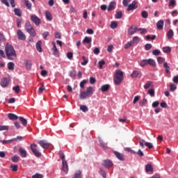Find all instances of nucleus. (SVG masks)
Returning a JSON list of instances; mask_svg holds the SVG:
<instances>
[{"label": "nucleus", "mask_w": 178, "mask_h": 178, "mask_svg": "<svg viewBox=\"0 0 178 178\" xmlns=\"http://www.w3.org/2000/svg\"><path fill=\"white\" fill-rule=\"evenodd\" d=\"M104 168H112L113 166V163L111 160H104L102 163Z\"/></svg>", "instance_id": "nucleus-12"}, {"label": "nucleus", "mask_w": 178, "mask_h": 178, "mask_svg": "<svg viewBox=\"0 0 178 178\" xmlns=\"http://www.w3.org/2000/svg\"><path fill=\"white\" fill-rule=\"evenodd\" d=\"M147 65H149L150 66H156L155 60H154L152 58L149 59H143L140 63V66L141 67H144L147 66Z\"/></svg>", "instance_id": "nucleus-5"}, {"label": "nucleus", "mask_w": 178, "mask_h": 178, "mask_svg": "<svg viewBox=\"0 0 178 178\" xmlns=\"http://www.w3.org/2000/svg\"><path fill=\"white\" fill-rule=\"evenodd\" d=\"M3 130H9V127L6 125H0V131H3Z\"/></svg>", "instance_id": "nucleus-52"}, {"label": "nucleus", "mask_w": 178, "mask_h": 178, "mask_svg": "<svg viewBox=\"0 0 178 178\" xmlns=\"http://www.w3.org/2000/svg\"><path fill=\"white\" fill-rule=\"evenodd\" d=\"M173 35H175V33L173 32V30L170 29L167 33L168 39L172 40V38H173Z\"/></svg>", "instance_id": "nucleus-22"}, {"label": "nucleus", "mask_w": 178, "mask_h": 178, "mask_svg": "<svg viewBox=\"0 0 178 178\" xmlns=\"http://www.w3.org/2000/svg\"><path fill=\"white\" fill-rule=\"evenodd\" d=\"M19 157L17 156H13V157H11V161L13 162H19Z\"/></svg>", "instance_id": "nucleus-57"}, {"label": "nucleus", "mask_w": 178, "mask_h": 178, "mask_svg": "<svg viewBox=\"0 0 178 178\" xmlns=\"http://www.w3.org/2000/svg\"><path fill=\"white\" fill-rule=\"evenodd\" d=\"M63 172L67 173L69 172V166L67 165V161L65 160L62 161V168Z\"/></svg>", "instance_id": "nucleus-11"}, {"label": "nucleus", "mask_w": 178, "mask_h": 178, "mask_svg": "<svg viewBox=\"0 0 178 178\" xmlns=\"http://www.w3.org/2000/svg\"><path fill=\"white\" fill-rule=\"evenodd\" d=\"M52 45H53V55L54 56H59V50H58V48L56 47V44L55 42H52Z\"/></svg>", "instance_id": "nucleus-13"}, {"label": "nucleus", "mask_w": 178, "mask_h": 178, "mask_svg": "<svg viewBox=\"0 0 178 178\" xmlns=\"http://www.w3.org/2000/svg\"><path fill=\"white\" fill-rule=\"evenodd\" d=\"M13 140L10 139V140H2L0 139V143H2L3 145L5 144H10V143H13Z\"/></svg>", "instance_id": "nucleus-36"}, {"label": "nucleus", "mask_w": 178, "mask_h": 178, "mask_svg": "<svg viewBox=\"0 0 178 178\" xmlns=\"http://www.w3.org/2000/svg\"><path fill=\"white\" fill-rule=\"evenodd\" d=\"M24 138L22 136H17V138H13V141H23Z\"/></svg>", "instance_id": "nucleus-56"}, {"label": "nucleus", "mask_w": 178, "mask_h": 178, "mask_svg": "<svg viewBox=\"0 0 178 178\" xmlns=\"http://www.w3.org/2000/svg\"><path fill=\"white\" fill-rule=\"evenodd\" d=\"M145 104H147V99H143V100H140L139 105L140 106H145Z\"/></svg>", "instance_id": "nucleus-53"}, {"label": "nucleus", "mask_w": 178, "mask_h": 178, "mask_svg": "<svg viewBox=\"0 0 178 178\" xmlns=\"http://www.w3.org/2000/svg\"><path fill=\"white\" fill-rule=\"evenodd\" d=\"M8 70H15V63H13V62L8 63Z\"/></svg>", "instance_id": "nucleus-29"}, {"label": "nucleus", "mask_w": 178, "mask_h": 178, "mask_svg": "<svg viewBox=\"0 0 178 178\" xmlns=\"http://www.w3.org/2000/svg\"><path fill=\"white\" fill-rule=\"evenodd\" d=\"M157 62L158 63H160V64L163 63V62H165V58L163 57H158Z\"/></svg>", "instance_id": "nucleus-59"}, {"label": "nucleus", "mask_w": 178, "mask_h": 178, "mask_svg": "<svg viewBox=\"0 0 178 178\" xmlns=\"http://www.w3.org/2000/svg\"><path fill=\"white\" fill-rule=\"evenodd\" d=\"M92 38L91 37L86 36L83 40V44H91Z\"/></svg>", "instance_id": "nucleus-20"}, {"label": "nucleus", "mask_w": 178, "mask_h": 178, "mask_svg": "<svg viewBox=\"0 0 178 178\" xmlns=\"http://www.w3.org/2000/svg\"><path fill=\"white\" fill-rule=\"evenodd\" d=\"M141 15H142V17H143V19L148 18V13L147 11H143Z\"/></svg>", "instance_id": "nucleus-58"}, {"label": "nucleus", "mask_w": 178, "mask_h": 178, "mask_svg": "<svg viewBox=\"0 0 178 178\" xmlns=\"http://www.w3.org/2000/svg\"><path fill=\"white\" fill-rule=\"evenodd\" d=\"M33 178H43L44 176L41 174L36 173L32 176Z\"/></svg>", "instance_id": "nucleus-62"}, {"label": "nucleus", "mask_w": 178, "mask_h": 178, "mask_svg": "<svg viewBox=\"0 0 178 178\" xmlns=\"http://www.w3.org/2000/svg\"><path fill=\"white\" fill-rule=\"evenodd\" d=\"M145 170L147 172H152L154 170V168H152V165H151V164H147L145 165Z\"/></svg>", "instance_id": "nucleus-30"}, {"label": "nucleus", "mask_w": 178, "mask_h": 178, "mask_svg": "<svg viewBox=\"0 0 178 178\" xmlns=\"http://www.w3.org/2000/svg\"><path fill=\"white\" fill-rule=\"evenodd\" d=\"M151 48H152V44H146L145 45V49L146 51H149V49H151Z\"/></svg>", "instance_id": "nucleus-60"}, {"label": "nucleus", "mask_w": 178, "mask_h": 178, "mask_svg": "<svg viewBox=\"0 0 178 178\" xmlns=\"http://www.w3.org/2000/svg\"><path fill=\"white\" fill-rule=\"evenodd\" d=\"M5 51L9 60H14V59H16V50H15V48L13 46H12V44H7L5 47Z\"/></svg>", "instance_id": "nucleus-1"}, {"label": "nucleus", "mask_w": 178, "mask_h": 178, "mask_svg": "<svg viewBox=\"0 0 178 178\" xmlns=\"http://www.w3.org/2000/svg\"><path fill=\"white\" fill-rule=\"evenodd\" d=\"M59 156H60L62 162L66 161V159H65V154H63V152H59Z\"/></svg>", "instance_id": "nucleus-50"}, {"label": "nucleus", "mask_w": 178, "mask_h": 178, "mask_svg": "<svg viewBox=\"0 0 178 178\" xmlns=\"http://www.w3.org/2000/svg\"><path fill=\"white\" fill-rule=\"evenodd\" d=\"M31 149L33 154V155H35V156H37V158H41V152H40V150H38V146L35 144L33 143L31 145Z\"/></svg>", "instance_id": "nucleus-6"}, {"label": "nucleus", "mask_w": 178, "mask_h": 178, "mask_svg": "<svg viewBox=\"0 0 178 178\" xmlns=\"http://www.w3.org/2000/svg\"><path fill=\"white\" fill-rule=\"evenodd\" d=\"M113 80L115 86H120L122 81H123V72L122 70L116 71Z\"/></svg>", "instance_id": "nucleus-4"}, {"label": "nucleus", "mask_w": 178, "mask_h": 178, "mask_svg": "<svg viewBox=\"0 0 178 178\" xmlns=\"http://www.w3.org/2000/svg\"><path fill=\"white\" fill-rule=\"evenodd\" d=\"M9 84V82L8 81V79L4 78L1 81V87H6Z\"/></svg>", "instance_id": "nucleus-23"}, {"label": "nucleus", "mask_w": 178, "mask_h": 178, "mask_svg": "<svg viewBox=\"0 0 178 178\" xmlns=\"http://www.w3.org/2000/svg\"><path fill=\"white\" fill-rule=\"evenodd\" d=\"M116 8V1H113L109 3V6L108 7V10L111 12V10H113Z\"/></svg>", "instance_id": "nucleus-16"}, {"label": "nucleus", "mask_w": 178, "mask_h": 178, "mask_svg": "<svg viewBox=\"0 0 178 178\" xmlns=\"http://www.w3.org/2000/svg\"><path fill=\"white\" fill-rule=\"evenodd\" d=\"M136 33V31L133 29V26H130L129 29H128V34L129 35H133V34Z\"/></svg>", "instance_id": "nucleus-33"}, {"label": "nucleus", "mask_w": 178, "mask_h": 178, "mask_svg": "<svg viewBox=\"0 0 178 178\" xmlns=\"http://www.w3.org/2000/svg\"><path fill=\"white\" fill-rule=\"evenodd\" d=\"M70 76L72 77V79H76V70H72L70 71Z\"/></svg>", "instance_id": "nucleus-44"}, {"label": "nucleus", "mask_w": 178, "mask_h": 178, "mask_svg": "<svg viewBox=\"0 0 178 178\" xmlns=\"http://www.w3.org/2000/svg\"><path fill=\"white\" fill-rule=\"evenodd\" d=\"M123 16V13H122V11H118L115 13V19H122Z\"/></svg>", "instance_id": "nucleus-34"}, {"label": "nucleus", "mask_w": 178, "mask_h": 178, "mask_svg": "<svg viewBox=\"0 0 178 178\" xmlns=\"http://www.w3.org/2000/svg\"><path fill=\"white\" fill-rule=\"evenodd\" d=\"M41 45H42V42H41V40L38 41V42L36 43V49L38 52H42Z\"/></svg>", "instance_id": "nucleus-21"}, {"label": "nucleus", "mask_w": 178, "mask_h": 178, "mask_svg": "<svg viewBox=\"0 0 178 178\" xmlns=\"http://www.w3.org/2000/svg\"><path fill=\"white\" fill-rule=\"evenodd\" d=\"M44 91H45V86L42 85V86L39 88L38 92L39 94H42Z\"/></svg>", "instance_id": "nucleus-51"}, {"label": "nucleus", "mask_w": 178, "mask_h": 178, "mask_svg": "<svg viewBox=\"0 0 178 178\" xmlns=\"http://www.w3.org/2000/svg\"><path fill=\"white\" fill-rule=\"evenodd\" d=\"M151 84H152V81H149L144 85L145 90H148L149 87H151Z\"/></svg>", "instance_id": "nucleus-39"}, {"label": "nucleus", "mask_w": 178, "mask_h": 178, "mask_svg": "<svg viewBox=\"0 0 178 178\" xmlns=\"http://www.w3.org/2000/svg\"><path fill=\"white\" fill-rule=\"evenodd\" d=\"M14 13L16 15V16H22V11H20V9L19 8H15L14 9Z\"/></svg>", "instance_id": "nucleus-37"}, {"label": "nucleus", "mask_w": 178, "mask_h": 178, "mask_svg": "<svg viewBox=\"0 0 178 178\" xmlns=\"http://www.w3.org/2000/svg\"><path fill=\"white\" fill-rule=\"evenodd\" d=\"M147 94H149L150 97H155V90L154 89H150L148 90Z\"/></svg>", "instance_id": "nucleus-46"}, {"label": "nucleus", "mask_w": 178, "mask_h": 178, "mask_svg": "<svg viewBox=\"0 0 178 178\" xmlns=\"http://www.w3.org/2000/svg\"><path fill=\"white\" fill-rule=\"evenodd\" d=\"M163 67L165 69L166 73L170 72V67L168 65L166 62L163 63Z\"/></svg>", "instance_id": "nucleus-31"}, {"label": "nucleus", "mask_w": 178, "mask_h": 178, "mask_svg": "<svg viewBox=\"0 0 178 178\" xmlns=\"http://www.w3.org/2000/svg\"><path fill=\"white\" fill-rule=\"evenodd\" d=\"M163 20L161 19L156 23L157 30H163Z\"/></svg>", "instance_id": "nucleus-17"}, {"label": "nucleus", "mask_w": 178, "mask_h": 178, "mask_svg": "<svg viewBox=\"0 0 178 178\" xmlns=\"http://www.w3.org/2000/svg\"><path fill=\"white\" fill-rule=\"evenodd\" d=\"M45 16L47 20H49V21L52 20V14H51L49 11L45 12Z\"/></svg>", "instance_id": "nucleus-26"}, {"label": "nucleus", "mask_w": 178, "mask_h": 178, "mask_svg": "<svg viewBox=\"0 0 178 178\" xmlns=\"http://www.w3.org/2000/svg\"><path fill=\"white\" fill-rule=\"evenodd\" d=\"M104 65H105V60H102L99 61V69H102V66H104Z\"/></svg>", "instance_id": "nucleus-61"}, {"label": "nucleus", "mask_w": 178, "mask_h": 178, "mask_svg": "<svg viewBox=\"0 0 178 178\" xmlns=\"http://www.w3.org/2000/svg\"><path fill=\"white\" fill-rule=\"evenodd\" d=\"M172 81L174 83H175L176 84L178 83V76H175L173 78H172Z\"/></svg>", "instance_id": "nucleus-64"}, {"label": "nucleus", "mask_w": 178, "mask_h": 178, "mask_svg": "<svg viewBox=\"0 0 178 178\" xmlns=\"http://www.w3.org/2000/svg\"><path fill=\"white\" fill-rule=\"evenodd\" d=\"M31 20L36 26H40V24H41V19L35 15H31Z\"/></svg>", "instance_id": "nucleus-7"}, {"label": "nucleus", "mask_w": 178, "mask_h": 178, "mask_svg": "<svg viewBox=\"0 0 178 178\" xmlns=\"http://www.w3.org/2000/svg\"><path fill=\"white\" fill-rule=\"evenodd\" d=\"M133 42L130 41L128 43L124 44V49H129V48H130V47H133Z\"/></svg>", "instance_id": "nucleus-45"}, {"label": "nucleus", "mask_w": 178, "mask_h": 178, "mask_svg": "<svg viewBox=\"0 0 178 178\" xmlns=\"http://www.w3.org/2000/svg\"><path fill=\"white\" fill-rule=\"evenodd\" d=\"M111 29H116L118 27V22H112L110 25Z\"/></svg>", "instance_id": "nucleus-54"}, {"label": "nucleus", "mask_w": 178, "mask_h": 178, "mask_svg": "<svg viewBox=\"0 0 178 178\" xmlns=\"http://www.w3.org/2000/svg\"><path fill=\"white\" fill-rule=\"evenodd\" d=\"M177 87H176V85L175 83H170V91H176Z\"/></svg>", "instance_id": "nucleus-38"}, {"label": "nucleus", "mask_w": 178, "mask_h": 178, "mask_svg": "<svg viewBox=\"0 0 178 178\" xmlns=\"http://www.w3.org/2000/svg\"><path fill=\"white\" fill-rule=\"evenodd\" d=\"M114 155L119 159V161H124V155L119 152H113Z\"/></svg>", "instance_id": "nucleus-14"}, {"label": "nucleus", "mask_w": 178, "mask_h": 178, "mask_svg": "<svg viewBox=\"0 0 178 178\" xmlns=\"http://www.w3.org/2000/svg\"><path fill=\"white\" fill-rule=\"evenodd\" d=\"M24 29L27 33L31 35V37H35L37 35V33H35V29L33 25H31V22L30 21H27L25 23Z\"/></svg>", "instance_id": "nucleus-3"}, {"label": "nucleus", "mask_w": 178, "mask_h": 178, "mask_svg": "<svg viewBox=\"0 0 178 178\" xmlns=\"http://www.w3.org/2000/svg\"><path fill=\"white\" fill-rule=\"evenodd\" d=\"M137 3H138L137 1L136 0L134 1L131 4H129L128 6L127 10L129 12V10H134V9H137V8H138V6H137Z\"/></svg>", "instance_id": "nucleus-10"}, {"label": "nucleus", "mask_w": 178, "mask_h": 178, "mask_svg": "<svg viewBox=\"0 0 178 178\" xmlns=\"http://www.w3.org/2000/svg\"><path fill=\"white\" fill-rule=\"evenodd\" d=\"M145 145H146V147H147L149 148V149L154 148V145H152V143H151L149 142L145 143Z\"/></svg>", "instance_id": "nucleus-48"}, {"label": "nucleus", "mask_w": 178, "mask_h": 178, "mask_svg": "<svg viewBox=\"0 0 178 178\" xmlns=\"http://www.w3.org/2000/svg\"><path fill=\"white\" fill-rule=\"evenodd\" d=\"M8 118L10 120H17L19 119V117L14 113H8Z\"/></svg>", "instance_id": "nucleus-19"}, {"label": "nucleus", "mask_w": 178, "mask_h": 178, "mask_svg": "<svg viewBox=\"0 0 178 178\" xmlns=\"http://www.w3.org/2000/svg\"><path fill=\"white\" fill-rule=\"evenodd\" d=\"M80 109L82 111V112H88V107H87L86 105H81L80 106Z\"/></svg>", "instance_id": "nucleus-42"}, {"label": "nucleus", "mask_w": 178, "mask_h": 178, "mask_svg": "<svg viewBox=\"0 0 178 178\" xmlns=\"http://www.w3.org/2000/svg\"><path fill=\"white\" fill-rule=\"evenodd\" d=\"M131 77H132L133 79L136 77H138L139 79L141 78V72L137 70L133 71L131 74Z\"/></svg>", "instance_id": "nucleus-15"}, {"label": "nucleus", "mask_w": 178, "mask_h": 178, "mask_svg": "<svg viewBox=\"0 0 178 178\" xmlns=\"http://www.w3.org/2000/svg\"><path fill=\"white\" fill-rule=\"evenodd\" d=\"M99 144H100V145L102 148H106V145L105 144L104 140H102V139L99 138Z\"/></svg>", "instance_id": "nucleus-47"}, {"label": "nucleus", "mask_w": 178, "mask_h": 178, "mask_svg": "<svg viewBox=\"0 0 178 178\" xmlns=\"http://www.w3.org/2000/svg\"><path fill=\"white\" fill-rule=\"evenodd\" d=\"M171 49L169 47H165L163 48V52L165 54H170Z\"/></svg>", "instance_id": "nucleus-41"}, {"label": "nucleus", "mask_w": 178, "mask_h": 178, "mask_svg": "<svg viewBox=\"0 0 178 178\" xmlns=\"http://www.w3.org/2000/svg\"><path fill=\"white\" fill-rule=\"evenodd\" d=\"M131 42H133L134 45V44H138L140 42V38L138 36H134Z\"/></svg>", "instance_id": "nucleus-27"}, {"label": "nucleus", "mask_w": 178, "mask_h": 178, "mask_svg": "<svg viewBox=\"0 0 178 178\" xmlns=\"http://www.w3.org/2000/svg\"><path fill=\"white\" fill-rule=\"evenodd\" d=\"M153 55H154V56H158L159 55H161V51L158 50V49H154L152 51Z\"/></svg>", "instance_id": "nucleus-55"}, {"label": "nucleus", "mask_w": 178, "mask_h": 178, "mask_svg": "<svg viewBox=\"0 0 178 178\" xmlns=\"http://www.w3.org/2000/svg\"><path fill=\"white\" fill-rule=\"evenodd\" d=\"M25 65H26V69H28L29 70L31 69V62L29 61V60H26L25 61Z\"/></svg>", "instance_id": "nucleus-43"}, {"label": "nucleus", "mask_w": 178, "mask_h": 178, "mask_svg": "<svg viewBox=\"0 0 178 178\" xmlns=\"http://www.w3.org/2000/svg\"><path fill=\"white\" fill-rule=\"evenodd\" d=\"M92 94H94V88L92 86H89L86 91H83L80 93L79 98L80 99H86V98L91 97Z\"/></svg>", "instance_id": "nucleus-2"}, {"label": "nucleus", "mask_w": 178, "mask_h": 178, "mask_svg": "<svg viewBox=\"0 0 178 178\" xmlns=\"http://www.w3.org/2000/svg\"><path fill=\"white\" fill-rule=\"evenodd\" d=\"M38 144L42 147V148H44V149H48L49 147H51V143H48L45 140H40Z\"/></svg>", "instance_id": "nucleus-9"}, {"label": "nucleus", "mask_w": 178, "mask_h": 178, "mask_svg": "<svg viewBox=\"0 0 178 178\" xmlns=\"http://www.w3.org/2000/svg\"><path fill=\"white\" fill-rule=\"evenodd\" d=\"M100 175H102L103 178H106V172H105L104 170L102 169L100 170Z\"/></svg>", "instance_id": "nucleus-63"}, {"label": "nucleus", "mask_w": 178, "mask_h": 178, "mask_svg": "<svg viewBox=\"0 0 178 178\" xmlns=\"http://www.w3.org/2000/svg\"><path fill=\"white\" fill-rule=\"evenodd\" d=\"M19 154L22 158H26L27 156V152L22 147L19 148Z\"/></svg>", "instance_id": "nucleus-18"}, {"label": "nucleus", "mask_w": 178, "mask_h": 178, "mask_svg": "<svg viewBox=\"0 0 178 178\" xmlns=\"http://www.w3.org/2000/svg\"><path fill=\"white\" fill-rule=\"evenodd\" d=\"M10 169L13 172H17V165L11 164Z\"/></svg>", "instance_id": "nucleus-49"}, {"label": "nucleus", "mask_w": 178, "mask_h": 178, "mask_svg": "<svg viewBox=\"0 0 178 178\" xmlns=\"http://www.w3.org/2000/svg\"><path fill=\"white\" fill-rule=\"evenodd\" d=\"M18 119L21 122L22 124L26 127L27 126V120L23 117H19Z\"/></svg>", "instance_id": "nucleus-24"}, {"label": "nucleus", "mask_w": 178, "mask_h": 178, "mask_svg": "<svg viewBox=\"0 0 178 178\" xmlns=\"http://www.w3.org/2000/svg\"><path fill=\"white\" fill-rule=\"evenodd\" d=\"M17 38L18 40H19L20 41H26V35L24 34V33H23V31L20 29H18L17 31Z\"/></svg>", "instance_id": "nucleus-8"}, {"label": "nucleus", "mask_w": 178, "mask_h": 178, "mask_svg": "<svg viewBox=\"0 0 178 178\" xmlns=\"http://www.w3.org/2000/svg\"><path fill=\"white\" fill-rule=\"evenodd\" d=\"M13 90L16 92V94H19L20 91V86L19 85H17L13 88Z\"/></svg>", "instance_id": "nucleus-40"}, {"label": "nucleus", "mask_w": 178, "mask_h": 178, "mask_svg": "<svg viewBox=\"0 0 178 178\" xmlns=\"http://www.w3.org/2000/svg\"><path fill=\"white\" fill-rule=\"evenodd\" d=\"M100 90H101V91H102L103 92H106V91H108V90H109V85L106 84V85L102 86Z\"/></svg>", "instance_id": "nucleus-25"}, {"label": "nucleus", "mask_w": 178, "mask_h": 178, "mask_svg": "<svg viewBox=\"0 0 178 178\" xmlns=\"http://www.w3.org/2000/svg\"><path fill=\"white\" fill-rule=\"evenodd\" d=\"M72 178H81V171H76Z\"/></svg>", "instance_id": "nucleus-28"}, {"label": "nucleus", "mask_w": 178, "mask_h": 178, "mask_svg": "<svg viewBox=\"0 0 178 178\" xmlns=\"http://www.w3.org/2000/svg\"><path fill=\"white\" fill-rule=\"evenodd\" d=\"M82 59L83 62H82L81 65H82V66H86V65L88 63V58H86V56H83Z\"/></svg>", "instance_id": "nucleus-35"}, {"label": "nucleus", "mask_w": 178, "mask_h": 178, "mask_svg": "<svg viewBox=\"0 0 178 178\" xmlns=\"http://www.w3.org/2000/svg\"><path fill=\"white\" fill-rule=\"evenodd\" d=\"M25 6L26 8L29 10H31V3L29 0H24Z\"/></svg>", "instance_id": "nucleus-32"}]
</instances>
